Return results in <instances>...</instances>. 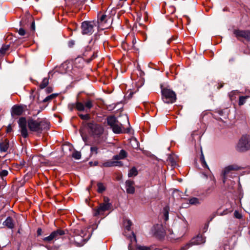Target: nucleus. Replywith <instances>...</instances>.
Listing matches in <instances>:
<instances>
[{
  "label": "nucleus",
  "mask_w": 250,
  "mask_h": 250,
  "mask_svg": "<svg viewBox=\"0 0 250 250\" xmlns=\"http://www.w3.org/2000/svg\"><path fill=\"white\" fill-rule=\"evenodd\" d=\"M66 65V64L63 63L62 64L61 66L63 68H64Z\"/></svg>",
  "instance_id": "nucleus-51"
},
{
  "label": "nucleus",
  "mask_w": 250,
  "mask_h": 250,
  "mask_svg": "<svg viewBox=\"0 0 250 250\" xmlns=\"http://www.w3.org/2000/svg\"><path fill=\"white\" fill-rule=\"evenodd\" d=\"M106 16L105 15H102L99 20V23L100 25H103L106 22L107 20Z\"/></svg>",
  "instance_id": "nucleus-32"
},
{
  "label": "nucleus",
  "mask_w": 250,
  "mask_h": 250,
  "mask_svg": "<svg viewBox=\"0 0 250 250\" xmlns=\"http://www.w3.org/2000/svg\"><path fill=\"white\" fill-rule=\"evenodd\" d=\"M9 140L5 139L0 142V151L6 152L9 148Z\"/></svg>",
  "instance_id": "nucleus-19"
},
{
  "label": "nucleus",
  "mask_w": 250,
  "mask_h": 250,
  "mask_svg": "<svg viewBox=\"0 0 250 250\" xmlns=\"http://www.w3.org/2000/svg\"><path fill=\"white\" fill-rule=\"evenodd\" d=\"M156 249V248L154 245L149 246H139L137 247V250H155Z\"/></svg>",
  "instance_id": "nucleus-26"
},
{
  "label": "nucleus",
  "mask_w": 250,
  "mask_h": 250,
  "mask_svg": "<svg viewBox=\"0 0 250 250\" xmlns=\"http://www.w3.org/2000/svg\"><path fill=\"white\" fill-rule=\"evenodd\" d=\"M236 149L240 152H244L250 149V137L248 135L243 136L237 145Z\"/></svg>",
  "instance_id": "nucleus-7"
},
{
  "label": "nucleus",
  "mask_w": 250,
  "mask_h": 250,
  "mask_svg": "<svg viewBox=\"0 0 250 250\" xmlns=\"http://www.w3.org/2000/svg\"><path fill=\"white\" fill-rule=\"evenodd\" d=\"M7 174H8V171L5 170H2V171H1V172L0 173V175L1 176H6L7 175Z\"/></svg>",
  "instance_id": "nucleus-42"
},
{
  "label": "nucleus",
  "mask_w": 250,
  "mask_h": 250,
  "mask_svg": "<svg viewBox=\"0 0 250 250\" xmlns=\"http://www.w3.org/2000/svg\"><path fill=\"white\" fill-rule=\"evenodd\" d=\"M24 111L23 107L21 105H15L11 109V115L13 117L21 115Z\"/></svg>",
  "instance_id": "nucleus-17"
},
{
  "label": "nucleus",
  "mask_w": 250,
  "mask_h": 250,
  "mask_svg": "<svg viewBox=\"0 0 250 250\" xmlns=\"http://www.w3.org/2000/svg\"><path fill=\"white\" fill-rule=\"evenodd\" d=\"M167 161L170 163L172 166L176 165V160L175 156L170 155L168 156Z\"/></svg>",
  "instance_id": "nucleus-27"
},
{
  "label": "nucleus",
  "mask_w": 250,
  "mask_h": 250,
  "mask_svg": "<svg viewBox=\"0 0 250 250\" xmlns=\"http://www.w3.org/2000/svg\"><path fill=\"white\" fill-rule=\"evenodd\" d=\"M145 4H144V5L142 6V8H142V9H143V8H145Z\"/></svg>",
  "instance_id": "nucleus-54"
},
{
  "label": "nucleus",
  "mask_w": 250,
  "mask_h": 250,
  "mask_svg": "<svg viewBox=\"0 0 250 250\" xmlns=\"http://www.w3.org/2000/svg\"><path fill=\"white\" fill-rule=\"evenodd\" d=\"M18 33L21 36H24L25 35L26 32L24 29L21 28L19 29Z\"/></svg>",
  "instance_id": "nucleus-41"
},
{
  "label": "nucleus",
  "mask_w": 250,
  "mask_h": 250,
  "mask_svg": "<svg viewBox=\"0 0 250 250\" xmlns=\"http://www.w3.org/2000/svg\"><path fill=\"white\" fill-rule=\"evenodd\" d=\"M98 147L97 146H92L90 148L91 153L92 154H97L98 153Z\"/></svg>",
  "instance_id": "nucleus-39"
},
{
  "label": "nucleus",
  "mask_w": 250,
  "mask_h": 250,
  "mask_svg": "<svg viewBox=\"0 0 250 250\" xmlns=\"http://www.w3.org/2000/svg\"><path fill=\"white\" fill-rule=\"evenodd\" d=\"M162 98L163 101L167 104H172L176 100L175 93L168 88H162Z\"/></svg>",
  "instance_id": "nucleus-4"
},
{
  "label": "nucleus",
  "mask_w": 250,
  "mask_h": 250,
  "mask_svg": "<svg viewBox=\"0 0 250 250\" xmlns=\"http://www.w3.org/2000/svg\"><path fill=\"white\" fill-rule=\"evenodd\" d=\"M108 202V198L104 197V202L100 204L99 206L95 209L94 215L102 214L105 211L109 210L110 208V204Z\"/></svg>",
  "instance_id": "nucleus-12"
},
{
  "label": "nucleus",
  "mask_w": 250,
  "mask_h": 250,
  "mask_svg": "<svg viewBox=\"0 0 250 250\" xmlns=\"http://www.w3.org/2000/svg\"><path fill=\"white\" fill-rule=\"evenodd\" d=\"M19 126L21 128V132L22 136L26 138L28 136L27 129V122L26 119L23 117L20 118L18 121Z\"/></svg>",
  "instance_id": "nucleus-13"
},
{
  "label": "nucleus",
  "mask_w": 250,
  "mask_h": 250,
  "mask_svg": "<svg viewBox=\"0 0 250 250\" xmlns=\"http://www.w3.org/2000/svg\"><path fill=\"white\" fill-rule=\"evenodd\" d=\"M9 45H4L2 46L0 49V54H3L5 53L6 51L9 49Z\"/></svg>",
  "instance_id": "nucleus-35"
},
{
  "label": "nucleus",
  "mask_w": 250,
  "mask_h": 250,
  "mask_svg": "<svg viewBox=\"0 0 250 250\" xmlns=\"http://www.w3.org/2000/svg\"><path fill=\"white\" fill-rule=\"evenodd\" d=\"M172 233V230L170 229H168L167 231H166V234L169 235L171 234Z\"/></svg>",
  "instance_id": "nucleus-46"
},
{
  "label": "nucleus",
  "mask_w": 250,
  "mask_h": 250,
  "mask_svg": "<svg viewBox=\"0 0 250 250\" xmlns=\"http://www.w3.org/2000/svg\"><path fill=\"white\" fill-rule=\"evenodd\" d=\"M241 169V167L236 165H232L225 167L223 171V183L225 182L226 178L230 171H237Z\"/></svg>",
  "instance_id": "nucleus-15"
},
{
  "label": "nucleus",
  "mask_w": 250,
  "mask_h": 250,
  "mask_svg": "<svg viewBox=\"0 0 250 250\" xmlns=\"http://www.w3.org/2000/svg\"><path fill=\"white\" fill-rule=\"evenodd\" d=\"M233 34L238 40H240L241 38H244L247 41H250V31L249 30L236 29L234 30Z\"/></svg>",
  "instance_id": "nucleus-14"
},
{
  "label": "nucleus",
  "mask_w": 250,
  "mask_h": 250,
  "mask_svg": "<svg viewBox=\"0 0 250 250\" xmlns=\"http://www.w3.org/2000/svg\"><path fill=\"white\" fill-rule=\"evenodd\" d=\"M3 225L10 229H13L15 226L13 220L11 217H8L3 222Z\"/></svg>",
  "instance_id": "nucleus-20"
},
{
  "label": "nucleus",
  "mask_w": 250,
  "mask_h": 250,
  "mask_svg": "<svg viewBox=\"0 0 250 250\" xmlns=\"http://www.w3.org/2000/svg\"><path fill=\"white\" fill-rule=\"evenodd\" d=\"M82 125L89 134L94 136H99L103 133V127L94 122L83 121L82 123Z\"/></svg>",
  "instance_id": "nucleus-3"
},
{
  "label": "nucleus",
  "mask_w": 250,
  "mask_h": 250,
  "mask_svg": "<svg viewBox=\"0 0 250 250\" xmlns=\"http://www.w3.org/2000/svg\"><path fill=\"white\" fill-rule=\"evenodd\" d=\"M31 28H32V30H35V23L34 21H32L31 23Z\"/></svg>",
  "instance_id": "nucleus-48"
},
{
  "label": "nucleus",
  "mask_w": 250,
  "mask_h": 250,
  "mask_svg": "<svg viewBox=\"0 0 250 250\" xmlns=\"http://www.w3.org/2000/svg\"><path fill=\"white\" fill-rule=\"evenodd\" d=\"M107 123L112 129L113 131L117 134L122 132L124 128L123 125L119 123L116 118L114 116H109L107 118Z\"/></svg>",
  "instance_id": "nucleus-5"
},
{
  "label": "nucleus",
  "mask_w": 250,
  "mask_h": 250,
  "mask_svg": "<svg viewBox=\"0 0 250 250\" xmlns=\"http://www.w3.org/2000/svg\"><path fill=\"white\" fill-rule=\"evenodd\" d=\"M120 1H123V2H125V1H126L127 0H119Z\"/></svg>",
  "instance_id": "nucleus-53"
},
{
  "label": "nucleus",
  "mask_w": 250,
  "mask_h": 250,
  "mask_svg": "<svg viewBox=\"0 0 250 250\" xmlns=\"http://www.w3.org/2000/svg\"><path fill=\"white\" fill-rule=\"evenodd\" d=\"M234 215L235 218H238V219H240L242 217V214L237 210H235L234 211Z\"/></svg>",
  "instance_id": "nucleus-40"
},
{
  "label": "nucleus",
  "mask_w": 250,
  "mask_h": 250,
  "mask_svg": "<svg viewBox=\"0 0 250 250\" xmlns=\"http://www.w3.org/2000/svg\"><path fill=\"white\" fill-rule=\"evenodd\" d=\"M119 155L120 156V158L123 159L126 157V152L124 150H121Z\"/></svg>",
  "instance_id": "nucleus-37"
},
{
  "label": "nucleus",
  "mask_w": 250,
  "mask_h": 250,
  "mask_svg": "<svg viewBox=\"0 0 250 250\" xmlns=\"http://www.w3.org/2000/svg\"><path fill=\"white\" fill-rule=\"evenodd\" d=\"M96 22L94 21H84L82 23V32L83 35H91L94 31V28L97 26Z\"/></svg>",
  "instance_id": "nucleus-9"
},
{
  "label": "nucleus",
  "mask_w": 250,
  "mask_h": 250,
  "mask_svg": "<svg viewBox=\"0 0 250 250\" xmlns=\"http://www.w3.org/2000/svg\"><path fill=\"white\" fill-rule=\"evenodd\" d=\"M27 125L31 131L39 133H41L43 130L48 129L49 126L47 121L40 119L37 120L29 119L27 121Z\"/></svg>",
  "instance_id": "nucleus-1"
},
{
  "label": "nucleus",
  "mask_w": 250,
  "mask_h": 250,
  "mask_svg": "<svg viewBox=\"0 0 250 250\" xmlns=\"http://www.w3.org/2000/svg\"><path fill=\"white\" fill-rule=\"evenodd\" d=\"M138 174V171L136 167H133L131 168L128 173V176L131 177L132 176H136Z\"/></svg>",
  "instance_id": "nucleus-28"
},
{
  "label": "nucleus",
  "mask_w": 250,
  "mask_h": 250,
  "mask_svg": "<svg viewBox=\"0 0 250 250\" xmlns=\"http://www.w3.org/2000/svg\"><path fill=\"white\" fill-rule=\"evenodd\" d=\"M57 94H51V95L47 96L45 99H44L42 100V102L46 103V102L50 101L52 99L55 98L57 97Z\"/></svg>",
  "instance_id": "nucleus-30"
},
{
  "label": "nucleus",
  "mask_w": 250,
  "mask_h": 250,
  "mask_svg": "<svg viewBox=\"0 0 250 250\" xmlns=\"http://www.w3.org/2000/svg\"><path fill=\"white\" fill-rule=\"evenodd\" d=\"M74 45V42L73 41H69L68 42V46L70 47H72Z\"/></svg>",
  "instance_id": "nucleus-45"
},
{
  "label": "nucleus",
  "mask_w": 250,
  "mask_h": 250,
  "mask_svg": "<svg viewBox=\"0 0 250 250\" xmlns=\"http://www.w3.org/2000/svg\"><path fill=\"white\" fill-rule=\"evenodd\" d=\"M93 106V103L92 100H87L84 104L81 102L77 101L74 104L72 105L71 110H72L73 108L75 107L79 111H88V110L91 109Z\"/></svg>",
  "instance_id": "nucleus-8"
},
{
  "label": "nucleus",
  "mask_w": 250,
  "mask_h": 250,
  "mask_svg": "<svg viewBox=\"0 0 250 250\" xmlns=\"http://www.w3.org/2000/svg\"><path fill=\"white\" fill-rule=\"evenodd\" d=\"M64 234L65 232L63 230L58 229L52 232L49 236L44 237L43 239V241L45 242L51 243L54 241L60 239L61 237Z\"/></svg>",
  "instance_id": "nucleus-11"
},
{
  "label": "nucleus",
  "mask_w": 250,
  "mask_h": 250,
  "mask_svg": "<svg viewBox=\"0 0 250 250\" xmlns=\"http://www.w3.org/2000/svg\"><path fill=\"white\" fill-rule=\"evenodd\" d=\"M75 235L72 238L71 242L77 246H83L90 238V233L85 229H77L74 230Z\"/></svg>",
  "instance_id": "nucleus-2"
},
{
  "label": "nucleus",
  "mask_w": 250,
  "mask_h": 250,
  "mask_svg": "<svg viewBox=\"0 0 250 250\" xmlns=\"http://www.w3.org/2000/svg\"><path fill=\"white\" fill-rule=\"evenodd\" d=\"M48 79L47 78H44L40 85L41 88L43 89L45 88L48 84Z\"/></svg>",
  "instance_id": "nucleus-31"
},
{
  "label": "nucleus",
  "mask_w": 250,
  "mask_h": 250,
  "mask_svg": "<svg viewBox=\"0 0 250 250\" xmlns=\"http://www.w3.org/2000/svg\"><path fill=\"white\" fill-rule=\"evenodd\" d=\"M154 234L158 238L161 239L163 238L166 235V231L164 227L161 225H157L154 227Z\"/></svg>",
  "instance_id": "nucleus-16"
},
{
  "label": "nucleus",
  "mask_w": 250,
  "mask_h": 250,
  "mask_svg": "<svg viewBox=\"0 0 250 250\" xmlns=\"http://www.w3.org/2000/svg\"><path fill=\"white\" fill-rule=\"evenodd\" d=\"M97 191L99 193H102L105 190V187L104 185L102 183H98L97 184Z\"/></svg>",
  "instance_id": "nucleus-29"
},
{
  "label": "nucleus",
  "mask_w": 250,
  "mask_h": 250,
  "mask_svg": "<svg viewBox=\"0 0 250 250\" xmlns=\"http://www.w3.org/2000/svg\"><path fill=\"white\" fill-rule=\"evenodd\" d=\"M200 161H201V163L203 165V166H204L205 167H207V163H206V162L205 161V158H204V155L203 154L202 151H201V157H200Z\"/></svg>",
  "instance_id": "nucleus-36"
},
{
  "label": "nucleus",
  "mask_w": 250,
  "mask_h": 250,
  "mask_svg": "<svg viewBox=\"0 0 250 250\" xmlns=\"http://www.w3.org/2000/svg\"><path fill=\"white\" fill-rule=\"evenodd\" d=\"M132 225L131 222L128 219H125L124 221V226L127 231V232H125V236L128 238L130 241V244H129L128 247H130L131 244H136L137 242V239L136 238V236L134 234L133 231H130V227Z\"/></svg>",
  "instance_id": "nucleus-6"
},
{
  "label": "nucleus",
  "mask_w": 250,
  "mask_h": 250,
  "mask_svg": "<svg viewBox=\"0 0 250 250\" xmlns=\"http://www.w3.org/2000/svg\"><path fill=\"white\" fill-rule=\"evenodd\" d=\"M134 182L131 180H127L125 182V188L126 192L129 194H133L135 191L134 187Z\"/></svg>",
  "instance_id": "nucleus-18"
},
{
  "label": "nucleus",
  "mask_w": 250,
  "mask_h": 250,
  "mask_svg": "<svg viewBox=\"0 0 250 250\" xmlns=\"http://www.w3.org/2000/svg\"><path fill=\"white\" fill-rule=\"evenodd\" d=\"M121 165V162H116L109 160L103 164V166L104 167H111L114 166H119Z\"/></svg>",
  "instance_id": "nucleus-22"
},
{
  "label": "nucleus",
  "mask_w": 250,
  "mask_h": 250,
  "mask_svg": "<svg viewBox=\"0 0 250 250\" xmlns=\"http://www.w3.org/2000/svg\"><path fill=\"white\" fill-rule=\"evenodd\" d=\"M126 120L127 123L128 124L129 123V121H128V119L127 117H126Z\"/></svg>",
  "instance_id": "nucleus-52"
},
{
  "label": "nucleus",
  "mask_w": 250,
  "mask_h": 250,
  "mask_svg": "<svg viewBox=\"0 0 250 250\" xmlns=\"http://www.w3.org/2000/svg\"><path fill=\"white\" fill-rule=\"evenodd\" d=\"M11 130H12V128H11V126H8L6 129L7 132H10L11 131Z\"/></svg>",
  "instance_id": "nucleus-49"
},
{
  "label": "nucleus",
  "mask_w": 250,
  "mask_h": 250,
  "mask_svg": "<svg viewBox=\"0 0 250 250\" xmlns=\"http://www.w3.org/2000/svg\"><path fill=\"white\" fill-rule=\"evenodd\" d=\"M78 116L80 117V118L84 121H86L90 119V115L88 114H79Z\"/></svg>",
  "instance_id": "nucleus-33"
},
{
  "label": "nucleus",
  "mask_w": 250,
  "mask_h": 250,
  "mask_svg": "<svg viewBox=\"0 0 250 250\" xmlns=\"http://www.w3.org/2000/svg\"><path fill=\"white\" fill-rule=\"evenodd\" d=\"M72 156L76 159H79L81 157V155L79 152L76 151L73 153Z\"/></svg>",
  "instance_id": "nucleus-38"
},
{
  "label": "nucleus",
  "mask_w": 250,
  "mask_h": 250,
  "mask_svg": "<svg viewBox=\"0 0 250 250\" xmlns=\"http://www.w3.org/2000/svg\"><path fill=\"white\" fill-rule=\"evenodd\" d=\"M189 203L191 205H197L200 204L199 199L195 197L190 199L189 200Z\"/></svg>",
  "instance_id": "nucleus-34"
},
{
  "label": "nucleus",
  "mask_w": 250,
  "mask_h": 250,
  "mask_svg": "<svg viewBox=\"0 0 250 250\" xmlns=\"http://www.w3.org/2000/svg\"><path fill=\"white\" fill-rule=\"evenodd\" d=\"M250 97V96L246 95V96H239V98L238 100V105L239 106H242L244 105L246 103L248 98Z\"/></svg>",
  "instance_id": "nucleus-24"
},
{
  "label": "nucleus",
  "mask_w": 250,
  "mask_h": 250,
  "mask_svg": "<svg viewBox=\"0 0 250 250\" xmlns=\"http://www.w3.org/2000/svg\"><path fill=\"white\" fill-rule=\"evenodd\" d=\"M205 241V238L202 235H198L192 238L189 243H187L184 247H182L180 250H187L190 247L203 244Z\"/></svg>",
  "instance_id": "nucleus-10"
},
{
  "label": "nucleus",
  "mask_w": 250,
  "mask_h": 250,
  "mask_svg": "<svg viewBox=\"0 0 250 250\" xmlns=\"http://www.w3.org/2000/svg\"><path fill=\"white\" fill-rule=\"evenodd\" d=\"M89 55L91 56L90 58L86 59L88 62H90V61H91L93 59H95L97 56L96 53H95L94 52H91V51L89 52L87 51H86L84 53V56L86 57L89 55Z\"/></svg>",
  "instance_id": "nucleus-23"
},
{
  "label": "nucleus",
  "mask_w": 250,
  "mask_h": 250,
  "mask_svg": "<svg viewBox=\"0 0 250 250\" xmlns=\"http://www.w3.org/2000/svg\"><path fill=\"white\" fill-rule=\"evenodd\" d=\"M241 92L238 90H233L229 93V97L231 101H236L239 96H240Z\"/></svg>",
  "instance_id": "nucleus-21"
},
{
  "label": "nucleus",
  "mask_w": 250,
  "mask_h": 250,
  "mask_svg": "<svg viewBox=\"0 0 250 250\" xmlns=\"http://www.w3.org/2000/svg\"><path fill=\"white\" fill-rule=\"evenodd\" d=\"M47 90L48 92H50L51 91H52V89L51 88H47Z\"/></svg>",
  "instance_id": "nucleus-50"
},
{
  "label": "nucleus",
  "mask_w": 250,
  "mask_h": 250,
  "mask_svg": "<svg viewBox=\"0 0 250 250\" xmlns=\"http://www.w3.org/2000/svg\"><path fill=\"white\" fill-rule=\"evenodd\" d=\"M37 232L38 235H41L42 233V229L41 228H38Z\"/></svg>",
  "instance_id": "nucleus-47"
},
{
  "label": "nucleus",
  "mask_w": 250,
  "mask_h": 250,
  "mask_svg": "<svg viewBox=\"0 0 250 250\" xmlns=\"http://www.w3.org/2000/svg\"><path fill=\"white\" fill-rule=\"evenodd\" d=\"M227 213L228 211L227 210H224L223 212H219V211L218 210L216 212L217 215H223L227 214Z\"/></svg>",
  "instance_id": "nucleus-43"
},
{
  "label": "nucleus",
  "mask_w": 250,
  "mask_h": 250,
  "mask_svg": "<svg viewBox=\"0 0 250 250\" xmlns=\"http://www.w3.org/2000/svg\"><path fill=\"white\" fill-rule=\"evenodd\" d=\"M169 207L168 206H166L164 208L162 214L163 216L164 217V219L165 221H167L168 220V213H169Z\"/></svg>",
  "instance_id": "nucleus-25"
},
{
  "label": "nucleus",
  "mask_w": 250,
  "mask_h": 250,
  "mask_svg": "<svg viewBox=\"0 0 250 250\" xmlns=\"http://www.w3.org/2000/svg\"><path fill=\"white\" fill-rule=\"evenodd\" d=\"M113 159L114 160H120V159H122L120 158V156L118 154V155H115L113 157Z\"/></svg>",
  "instance_id": "nucleus-44"
}]
</instances>
